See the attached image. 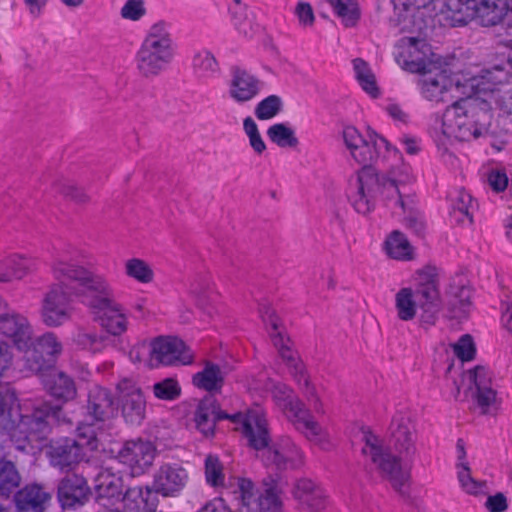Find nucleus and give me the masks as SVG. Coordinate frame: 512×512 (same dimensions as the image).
Returning a JSON list of instances; mask_svg holds the SVG:
<instances>
[{
    "label": "nucleus",
    "mask_w": 512,
    "mask_h": 512,
    "mask_svg": "<svg viewBox=\"0 0 512 512\" xmlns=\"http://www.w3.org/2000/svg\"><path fill=\"white\" fill-rule=\"evenodd\" d=\"M342 138L351 157L362 166L355 180L349 183L348 200L357 213L366 215L375 207L374 190L378 184L371 166L390 158L400 159V153L374 131L364 136L356 127L345 126Z\"/></svg>",
    "instance_id": "nucleus-1"
},
{
    "label": "nucleus",
    "mask_w": 512,
    "mask_h": 512,
    "mask_svg": "<svg viewBox=\"0 0 512 512\" xmlns=\"http://www.w3.org/2000/svg\"><path fill=\"white\" fill-rule=\"evenodd\" d=\"M193 420L196 430L206 439L214 438L218 422L229 420L242 425V435L250 448L259 451L270 442L266 414L264 409L258 405L248 409L245 413L229 414L221 409L217 399L213 396H205L199 401Z\"/></svg>",
    "instance_id": "nucleus-2"
},
{
    "label": "nucleus",
    "mask_w": 512,
    "mask_h": 512,
    "mask_svg": "<svg viewBox=\"0 0 512 512\" xmlns=\"http://www.w3.org/2000/svg\"><path fill=\"white\" fill-rule=\"evenodd\" d=\"M458 98L443 113L442 134L459 141L477 139L487 131L492 118L487 99L476 92Z\"/></svg>",
    "instance_id": "nucleus-3"
},
{
    "label": "nucleus",
    "mask_w": 512,
    "mask_h": 512,
    "mask_svg": "<svg viewBox=\"0 0 512 512\" xmlns=\"http://www.w3.org/2000/svg\"><path fill=\"white\" fill-rule=\"evenodd\" d=\"M270 393L275 405L286 418L309 441L326 448L328 445L325 429L314 419L305 404L294 394V391L281 382L272 383Z\"/></svg>",
    "instance_id": "nucleus-4"
},
{
    "label": "nucleus",
    "mask_w": 512,
    "mask_h": 512,
    "mask_svg": "<svg viewBox=\"0 0 512 512\" xmlns=\"http://www.w3.org/2000/svg\"><path fill=\"white\" fill-rule=\"evenodd\" d=\"M363 455L375 466L379 475L388 481L395 492L408 496L411 471L402 463V455H394L382 446L381 440L370 431L364 432Z\"/></svg>",
    "instance_id": "nucleus-5"
},
{
    "label": "nucleus",
    "mask_w": 512,
    "mask_h": 512,
    "mask_svg": "<svg viewBox=\"0 0 512 512\" xmlns=\"http://www.w3.org/2000/svg\"><path fill=\"white\" fill-rule=\"evenodd\" d=\"M174 57V46L168 26L160 21L152 25L136 54L139 72L154 77L164 71Z\"/></svg>",
    "instance_id": "nucleus-6"
},
{
    "label": "nucleus",
    "mask_w": 512,
    "mask_h": 512,
    "mask_svg": "<svg viewBox=\"0 0 512 512\" xmlns=\"http://www.w3.org/2000/svg\"><path fill=\"white\" fill-rule=\"evenodd\" d=\"M82 303L88 307L94 320L108 335L120 337L128 331V312L114 298L113 288L108 279L91 295H84Z\"/></svg>",
    "instance_id": "nucleus-7"
},
{
    "label": "nucleus",
    "mask_w": 512,
    "mask_h": 512,
    "mask_svg": "<svg viewBox=\"0 0 512 512\" xmlns=\"http://www.w3.org/2000/svg\"><path fill=\"white\" fill-rule=\"evenodd\" d=\"M270 327L271 340L278 350L279 356L289 369V373L297 383L299 389H301L305 394L315 412L318 414H324L325 411L323 403L317 394L315 386L310 381L306 367L300 359L297 351L293 349L290 338L279 330L278 319L276 316L270 317Z\"/></svg>",
    "instance_id": "nucleus-8"
},
{
    "label": "nucleus",
    "mask_w": 512,
    "mask_h": 512,
    "mask_svg": "<svg viewBox=\"0 0 512 512\" xmlns=\"http://www.w3.org/2000/svg\"><path fill=\"white\" fill-rule=\"evenodd\" d=\"M414 284L413 290L420 307L419 320L422 325L434 326L443 307L439 269L434 265H425L416 270Z\"/></svg>",
    "instance_id": "nucleus-9"
},
{
    "label": "nucleus",
    "mask_w": 512,
    "mask_h": 512,
    "mask_svg": "<svg viewBox=\"0 0 512 512\" xmlns=\"http://www.w3.org/2000/svg\"><path fill=\"white\" fill-rule=\"evenodd\" d=\"M418 80V88L423 98L431 102L446 101L448 95L451 98L460 96H471L476 92V88L470 89V83L474 79L472 77L452 78L445 70H441L435 65V72L432 67L425 73H420Z\"/></svg>",
    "instance_id": "nucleus-10"
},
{
    "label": "nucleus",
    "mask_w": 512,
    "mask_h": 512,
    "mask_svg": "<svg viewBox=\"0 0 512 512\" xmlns=\"http://www.w3.org/2000/svg\"><path fill=\"white\" fill-rule=\"evenodd\" d=\"M508 80L509 73L501 66H495L474 76L470 88H476V93H482L490 108L494 102L500 116L512 126V91L505 89ZM507 129L512 132V127Z\"/></svg>",
    "instance_id": "nucleus-11"
},
{
    "label": "nucleus",
    "mask_w": 512,
    "mask_h": 512,
    "mask_svg": "<svg viewBox=\"0 0 512 512\" xmlns=\"http://www.w3.org/2000/svg\"><path fill=\"white\" fill-rule=\"evenodd\" d=\"M50 272L54 284H69L76 282L81 288L82 300L84 295H91L107 280L106 276L97 274L88 268L77 264L67 253H59L50 263Z\"/></svg>",
    "instance_id": "nucleus-12"
},
{
    "label": "nucleus",
    "mask_w": 512,
    "mask_h": 512,
    "mask_svg": "<svg viewBox=\"0 0 512 512\" xmlns=\"http://www.w3.org/2000/svg\"><path fill=\"white\" fill-rule=\"evenodd\" d=\"M265 486L264 491L257 494L250 479L238 478L234 493L239 500V512H283L282 490L278 484L273 481Z\"/></svg>",
    "instance_id": "nucleus-13"
},
{
    "label": "nucleus",
    "mask_w": 512,
    "mask_h": 512,
    "mask_svg": "<svg viewBox=\"0 0 512 512\" xmlns=\"http://www.w3.org/2000/svg\"><path fill=\"white\" fill-rule=\"evenodd\" d=\"M62 350V343L53 332L44 333L24 349L21 372L29 376L53 370Z\"/></svg>",
    "instance_id": "nucleus-14"
},
{
    "label": "nucleus",
    "mask_w": 512,
    "mask_h": 512,
    "mask_svg": "<svg viewBox=\"0 0 512 512\" xmlns=\"http://www.w3.org/2000/svg\"><path fill=\"white\" fill-rule=\"evenodd\" d=\"M82 297L80 290L70 284H51L44 294L41 318L48 327H59L72 317V297Z\"/></svg>",
    "instance_id": "nucleus-15"
},
{
    "label": "nucleus",
    "mask_w": 512,
    "mask_h": 512,
    "mask_svg": "<svg viewBox=\"0 0 512 512\" xmlns=\"http://www.w3.org/2000/svg\"><path fill=\"white\" fill-rule=\"evenodd\" d=\"M437 63L436 54L424 38L403 37L394 49V58L397 64L410 73H425L434 63Z\"/></svg>",
    "instance_id": "nucleus-16"
},
{
    "label": "nucleus",
    "mask_w": 512,
    "mask_h": 512,
    "mask_svg": "<svg viewBox=\"0 0 512 512\" xmlns=\"http://www.w3.org/2000/svg\"><path fill=\"white\" fill-rule=\"evenodd\" d=\"M190 480L187 468L179 461H163L152 474V487L164 498L179 497Z\"/></svg>",
    "instance_id": "nucleus-17"
},
{
    "label": "nucleus",
    "mask_w": 512,
    "mask_h": 512,
    "mask_svg": "<svg viewBox=\"0 0 512 512\" xmlns=\"http://www.w3.org/2000/svg\"><path fill=\"white\" fill-rule=\"evenodd\" d=\"M157 447L150 440L141 438L127 440L118 451L117 458L133 477L146 474L153 466Z\"/></svg>",
    "instance_id": "nucleus-18"
},
{
    "label": "nucleus",
    "mask_w": 512,
    "mask_h": 512,
    "mask_svg": "<svg viewBox=\"0 0 512 512\" xmlns=\"http://www.w3.org/2000/svg\"><path fill=\"white\" fill-rule=\"evenodd\" d=\"M264 449H266L263 455L265 465L279 472L299 470L305 465L304 452L289 437H283L271 447L266 446Z\"/></svg>",
    "instance_id": "nucleus-19"
},
{
    "label": "nucleus",
    "mask_w": 512,
    "mask_h": 512,
    "mask_svg": "<svg viewBox=\"0 0 512 512\" xmlns=\"http://www.w3.org/2000/svg\"><path fill=\"white\" fill-rule=\"evenodd\" d=\"M150 359L157 365H189L194 356L189 347L179 338L159 336L150 342Z\"/></svg>",
    "instance_id": "nucleus-20"
},
{
    "label": "nucleus",
    "mask_w": 512,
    "mask_h": 512,
    "mask_svg": "<svg viewBox=\"0 0 512 512\" xmlns=\"http://www.w3.org/2000/svg\"><path fill=\"white\" fill-rule=\"evenodd\" d=\"M118 400L122 417L132 426H138L145 418L146 401L141 389L130 379L117 384Z\"/></svg>",
    "instance_id": "nucleus-21"
},
{
    "label": "nucleus",
    "mask_w": 512,
    "mask_h": 512,
    "mask_svg": "<svg viewBox=\"0 0 512 512\" xmlns=\"http://www.w3.org/2000/svg\"><path fill=\"white\" fill-rule=\"evenodd\" d=\"M32 340V327L27 317L15 310L0 314V343H12L24 350Z\"/></svg>",
    "instance_id": "nucleus-22"
},
{
    "label": "nucleus",
    "mask_w": 512,
    "mask_h": 512,
    "mask_svg": "<svg viewBox=\"0 0 512 512\" xmlns=\"http://www.w3.org/2000/svg\"><path fill=\"white\" fill-rule=\"evenodd\" d=\"M291 493L298 507L305 511L321 512L330 504L325 488L310 478L297 479L292 486Z\"/></svg>",
    "instance_id": "nucleus-23"
},
{
    "label": "nucleus",
    "mask_w": 512,
    "mask_h": 512,
    "mask_svg": "<svg viewBox=\"0 0 512 512\" xmlns=\"http://www.w3.org/2000/svg\"><path fill=\"white\" fill-rule=\"evenodd\" d=\"M230 75L228 92L234 102L247 103L260 94L263 83L257 75L240 66L231 67Z\"/></svg>",
    "instance_id": "nucleus-24"
},
{
    "label": "nucleus",
    "mask_w": 512,
    "mask_h": 512,
    "mask_svg": "<svg viewBox=\"0 0 512 512\" xmlns=\"http://www.w3.org/2000/svg\"><path fill=\"white\" fill-rule=\"evenodd\" d=\"M97 504L120 503L123 494L122 473L112 465H103L95 477Z\"/></svg>",
    "instance_id": "nucleus-25"
},
{
    "label": "nucleus",
    "mask_w": 512,
    "mask_h": 512,
    "mask_svg": "<svg viewBox=\"0 0 512 512\" xmlns=\"http://www.w3.org/2000/svg\"><path fill=\"white\" fill-rule=\"evenodd\" d=\"M475 19L483 27H493L505 21L512 28V4L509 0H476Z\"/></svg>",
    "instance_id": "nucleus-26"
},
{
    "label": "nucleus",
    "mask_w": 512,
    "mask_h": 512,
    "mask_svg": "<svg viewBox=\"0 0 512 512\" xmlns=\"http://www.w3.org/2000/svg\"><path fill=\"white\" fill-rule=\"evenodd\" d=\"M40 261L37 257L13 253L0 260V283L22 280L38 271Z\"/></svg>",
    "instance_id": "nucleus-27"
},
{
    "label": "nucleus",
    "mask_w": 512,
    "mask_h": 512,
    "mask_svg": "<svg viewBox=\"0 0 512 512\" xmlns=\"http://www.w3.org/2000/svg\"><path fill=\"white\" fill-rule=\"evenodd\" d=\"M476 0H444L438 21L445 27L466 26L475 19Z\"/></svg>",
    "instance_id": "nucleus-28"
},
{
    "label": "nucleus",
    "mask_w": 512,
    "mask_h": 512,
    "mask_svg": "<svg viewBox=\"0 0 512 512\" xmlns=\"http://www.w3.org/2000/svg\"><path fill=\"white\" fill-rule=\"evenodd\" d=\"M89 495L90 487L87 480L78 474L66 475L58 485V498L63 508L82 506Z\"/></svg>",
    "instance_id": "nucleus-29"
},
{
    "label": "nucleus",
    "mask_w": 512,
    "mask_h": 512,
    "mask_svg": "<svg viewBox=\"0 0 512 512\" xmlns=\"http://www.w3.org/2000/svg\"><path fill=\"white\" fill-rule=\"evenodd\" d=\"M468 378L476 390L474 394L476 404L482 414H487L497 397V392L492 387L490 370L485 366H475L468 371Z\"/></svg>",
    "instance_id": "nucleus-30"
},
{
    "label": "nucleus",
    "mask_w": 512,
    "mask_h": 512,
    "mask_svg": "<svg viewBox=\"0 0 512 512\" xmlns=\"http://www.w3.org/2000/svg\"><path fill=\"white\" fill-rule=\"evenodd\" d=\"M39 376L45 390L54 399L66 403L74 400L77 396V388L72 377L64 372L53 370L36 374Z\"/></svg>",
    "instance_id": "nucleus-31"
},
{
    "label": "nucleus",
    "mask_w": 512,
    "mask_h": 512,
    "mask_svg": "<svg viewBox=\"0 0 512 512\" xmlns=\"http://www.w3.org/2000/svg\"><path fill=\"white\" fill-rule=\"evenodd\" d=\"M114 399L111 391L99 385L89 389L86 416L92 422H104L114 415Z\"/></svg>",
    "instance_id": "nucleus-32"
},
{
    "label": "nucleus",
    "mask_w": 512,
    "mask_h": 512,
    "mask_svg": "<svg viewBox=\"0 0 512 512\" xmlns=\"http://www.w3.org/2000/svg\"><path fill=\"white\" fill-rule=\"evenodd\" d=\"M413 425L408 412L397 411L390 424L391 441L399 454L408 455L414 450Z\"/></svg>",
    "instance_id": "nucleus-33"
},
{
    "label": "nucleus",
    "mask_w": 512,
    "mask_h": 512,
    "mask_svg": "<svg viewBox=\"0 0 512 512\" xmlns=\"http://www.w3.org/2000/svg\"><path fill=\"white\" fill-rule=\"evenodd\" d=\"M158 496L159 493L150 484L128 488L121 500L129 512H156L159 505Z\"/></svg>",
    "instance_id": "nucleus-34"
},
{
    "label": "nucleus",
    "mask_w": 512,
    "mask_h": 512,
    "mask_svg": "<svg viewBox=\"0 0 512 512\" xmlns=\"http://www.w3.org/2000/svg\"><path fill=\"white\" fill-rule=\"evenodd\" d=\"M51 495L39 484H27L15 494L18 512H44Z\"/></svg>",
    "instance_id": "nucleus-35"
},
{
    "label": "nucleus",
    "mask_w": 512,
    "mask_h": 512,
    "mask_svg": "<svg viewBox=\"0 0 512 512\" xmlns=\"http://www.w3.org/2000/svg\"><path fill=\"white\" fill-rule=\"evenodd\" d=\"M83 456L77 441L72 438H60L54 441L49 450V459L54 467L69 468L78 463Z\"/></svg>",
    "instance_id": "nucleus-36"
},
{
    "label": "nucleus",
    "mask_w": 512,
    "mask_h": 512,
    "mask_svg": "<svg viewBox=\"0 0 512 512\" xmlns=\"http://www.w3.org/2000/svg\"><path fill=\"white\" fill-rule=\"evenodd\" d=\"M192 384L197 389L209 393L208 396H213L222 391L225 375L218 364L206 361L203 369L193 375Z\"/></svg>",
    "instance_id": "nucleus-37"
},
{
    "label": "nucleus",
    "mask_w": 512,
    "mask_h": 512,
    "mask_svg": "<svg viewBox=\"0 0 512 512\" xmlns=\"http://www.w3.org/2000/svg\"><path fill=\"white\" fill-rule=\"evenodd\" d=\"M450 201L451 221L462 226L471 225L473 223V215L470 212L473 202L471 194L464 189H459L451 196Z\"/></svg>",
    "instance_id": "nucleus-38"
},
{
    "label": "nucleus",
    "mask_w": 512,
    "mask_h": 512,
    "mask_svg": "<svg viewBox=\"0 0 512 512\" xmlns=\"http://www.w3.org/2000/svg\"><path fill=\"white\" fill-rule=\"evenodd\" d=\"M383 249L391 259L399 261H410L413 259L414 249L409 240L399 230H394L387 235Z\"/></svg>",
    "instance_id": "nucleus-39"
},
{
    "label": "nucleus",
    "mask_w": 512,
    "mask_h": 512,
    "mask_svg": "<svg viewBox=\"0 0 512 512\" xmlns=\"http://www.w3.org/2000/svg\"><path fill=\"white\" fill-rule=\"evenodd\" d=\"M395 309L401 321L413 320L420 312L418 301L412 287H402L395 295Z\"/></svg>",
    "instance_id": "nucleus-40"
},
{
    "label": "nucleus",
    "mask_w": 512,
    "mask_h": 512,
    "mask_svg": "<svg viewBox=\"0 0 512 512\" xmlns=\"http://www.w3.org/2000/svg\"><path fill=\"white\" fill-rule=\"evenodd\" d=\"M355 78L362 88L372 98H377L380 91L376 82V77L369 64L361 58L352 61Z\"/></svg>",
    "instance_id": "nucleus-41"
},
{
    "label": "nucleus",
    "mask_w": 512,
    "mask_h": 512,
    "mask_svg": "<svg viewBox=\"0 0 512 512\" xmlns=\"http://www.w3.org/2000/svg\"><path fill=\"white\" fill-rule=\"evenodd\" d=\"M124 273L129 279L140 284H149L155 278L152 266L138 257L129 258L124 262Z\"/></svg>",
    "instance_id": "nucleus-42"
},
{
    "label": "nucleus",
    "mask_w": 512,
    "mask_h": 512,
    "mask_svg": "<svg viewBox=\"0 0 512 512\" xmlns=\"http://www.w3.org/2000/svg\"><path fill=\"white\" fill-rule=\"evenodd\" d=\"M329 3L345 27L356 26L361 16L358 0H329Z\"/></svg>",
    "instance_id": "nucleus-43"
},
{
    "label": "nucleus",
    "mask_w": 512,
    "mask_h": 512,
    "mask_svg": "<svg viewBox=\"0 0 512 512\" xmlns=\"http://www.w3.org/2000/svg\"><path fill=\"white\" fill-rule=\"evenodd\" d=\"M73 343L81 350L99 353L105 347V337L94 329L80 327L73 336Z\"/></svg>",
    "instance_id": "nucleus-44"
},
{
    "label": "nucleus",
    "mask_w": 512,
    "mask_h": 512,
    "mask_svg": "<svg viewBox=\"0 0 512 512\" xmlns=\"http://www.w3.org/2000/svg\"><path fill=\"white\" fill-rule=\"evenodd\" d=\"M21 476L16 465L9 460H0V496L8 498L20 485Z\"/></svg>",
    "instance_id": "nucleus-45"
},
{
    "label": "nucleus",
    "mask_w": 512,
    "mask_h": 512,
    "mask_svg": "<svg viewBox=\"0 0 512 512\" xmlns=\"http://www.w3.org/2000/svg\"><path fill=\"white\" fill-rule=\"evenodd\" d=\"M194 73L199 78H213L219 73V64L215 56L208 50L197 52L192 61Z\"/></svg>",
    "instance_id": "nucleus-46"
},
{
    "label": "nucleus",
    "mask_w": 512,
    "mask_h": 512,
    "mask_svg": "<svg viewBox=\"0 0 512 512\" xmlns=\"http://www.w3.org/2000/svg\"><path fill=\"white\" fill-rule=\"evenodd\" d=\"M204 476L207 485L215 489L225 486V473L222 462L215 454H208L204 461Z\"/></svg>",
    "instance_id": "nucleus-47"
},
{
    "label": "nucleus",
    "mask_w": 512,
    "mask_h": 512,
    "mask_svg": "<svg viewBox=\"0 0 512 512\" xmlns=\"http://www.w3.org/2000/svg\"><path fill=\"white\" fill-rule=\"evenodd\" d=\"M269 140L281 148H294L299 141L295 131L285 123H275L267 130Z\"/></svg>",
    "instance_id": "nucleus-48"
},
{
    "label": "nucleus",
    "mask_w": 512,
    "mask_h": 512,
    "mask_svg": "<svg viewBox=\"0 0 512 512\" xmlns=\"http://www.w3.org/2000/svg\"><path fill=\"white\" fill-rule=\"evenodd\" d=\"M457 467V478L460 487L465 493L473 496H480L485 493V482L478 481L472 477L471 470L467 462H461Z\"/></svg>",
    "instance_id": "nucleus-49"
},
{
    "label": "nucleus",
    "mask_w": 512,
    "mask_h": 512,
    "mask_svg": "<svg viewBox=\"0 0 512 512\" xmlns=\"http://www.w3.org/2000/svg\"><path fill=\"white\" fill-rule=\"evenodd\" d=\"M450 296V305L455 316H461L469 311L471 306V289L468 286H451Z\"/></svg>",
    "instance_id": "nucleus-50"
},
{
    "label": "nucleus",
    "mask_w": 512,
    "mask_h": 512,
    "mask_svg": "<svg viewBox=\"0 0 512 512\" xmlns=\"http://www.w3.org/2000/svg\"><path fill=\"white\" fill-rule=\"evenodd\" d=\"M282 107L281 97L272 94L258 102L254 113L258 120H270L280 113Z\"/></svg>",
    "instance_id": "nucleus-51"
},
{
    "label": "nucleus",
    "mask_w": 512,
    "mask_h": 512,
    "mask_svg": "<svg viewBox=\"0 0 512 512\" xmlns=\"http://www.w3.org/2000/svg\"><path fill=\"white\" fill-rule=\"evenodd\" d=\"M97 422L91 423H80L77 426L76 430V441L79 445V448L83 451L84 448H88L90 450H94L98 446L97 441V432L95 428V424Z\"/></svg>",
    "instance_id": "nucleus-52"
},
{
    "label": "nucleus",
    "mask_w": 512,
    "mask_h": 512,
    "mask_svg": "<svg viewBox=\"0 0 512 512\" xmlns=\"http://www.w3.org/2000/svg\"><path fill=\"white\" fill-rule=\"evenodd\" d=\"M381 194L386 201V205L391 208L399 207L403 211L405 204L400 193L399 186L394 179H383L381 182Z\"/></svg>",
    "instance_id": "nucleus-53"
},
{
    "label": "nucleus",
    "mask_w": 512,
    "mask_h": 512,
    "mask_svg": "<svg viewBox=\"0 0 512 512\" xmlns=\"http://www.w3.org/2000/svg\"><path fill=\"white\" fill-rule=\"evenodd\" d=\"M153 392L156 398L165 401H173L181 394V387L177 380L166 378L153 385Z\"/></svg>",
    "instance_id": "nucleus-54"
},
{
    "label": "nucleus",
    "mask_w": 512,
    "mask_h": 512,
    "mask_svg": "<svg viewBox=\"0 0 512 512\" xmlns=\"http://www.w3.org/2000/svg\"><path fill=\"white\" fill-rule=\"evenodd\" d=\"M454 355L462 362H468L475 358L476 346L471 335H462L457 342L452 344Z\"/></svg>",
    "instance_id": "nucleus-55"
},
{
    "label": "nucleus",
    "mask_w": 512,
    "mask_h": 512,
    "mask_svg": "<svg viewBox=\"0 0 512 512\" xmlns=\"http://www.w3.org/2000/svg\"><path fill=\"white\" fill-rule=\"evenodd\" d=\"M220 299L221 297L217 292H210L207 300L202 296L198 297L197 305L212 318L223 310Z\"/></svg>",
    "instance_id": "nucleus-56"
},
{
    "label": "nucleus",
    "mask_w": 512,
    "mask_h": 512,
    "mask_svg": "<svg viewBox=\"0 0 512 512\" xmlns=\"http://www.w3.org/2000/svg\"><path fill=\"white\" fill-rule=\"evenodd\" d=\"M145 12L143 0H127L121 8V16L132 21L139 20Z\"/></svg>",
    "instance_id": "nucleus-57"
},
{
    "label": "nucleus",
    "mask_w": 512,
    "mask_h": 512,
    "mask_svg": "<svg viewBox=\"0 0 512 512\" xmlns=\"http://www.w3.org/2000/svg\"><path fill=\"white\" fill-rule=\"evenodd\" d=\"M295 13L300 24L304 26H312L315 21L312 6L307 2H299L296 6Z\"/></svg>",
    "instance_id": "nucleus-58"
},
{
    "label": "nucleus",
    "mask_w": 512,
    "mask_h": 512,
    "mask_svg": "<svg viewBox=\"0 0 512 512\" xmlns=\"http://www.w3.org/2000/svg\"><path fill=\"white\" fill-rule=\"evenodd\" d=\"M485 507L489 512H504L508 508L507 498L503 493L498 492L487 498Z\"/></svg>",
    "instance_id": "nucleus-59"
},
{
    "label": "nucleus",
    "mask_w": 512,
    "mask_h": 512,
    "mask_svg": "<svg viewBox=\"0 0 512 512\" xmlns=\"http://www.w3.org/2000/svg\"><path fill=\"white\" fill-rule=\"evenodd\" d=\"M488 182L495 192H503L508 186V177L505 172L491 171L488 175Z\"/></svg>",
    "instance_id": "nucleus-60"
},
{
    "label": "nucleus",
    "mask_w": 512,
    "mask_h": 512,
    "mask_svg": "<svg viewBox=\"0 0 512 512\" xmlns=\"http://www.w3.org/2000/svg\"><path fill=\"white\" fill-rule=\"evenodd\" d=\"M434 0H392L393 4L397 6H402L403 10H419L420 8L427 7Z\"/></svg>",
    "instance_id": "nucleus-61"
},
{
    "label": "nucleus",
    "mask_w": 512,
    "mask_h": 512,
    "mask_svg": "<svg viewBox=\"0 0 512 512\" xmlns=\"http://www.w3.org/2000/svg\"><path fill=\"white\" fill-rule=\"evenodd\" d=\"M233 23H234L235 28L238 30V32L240 34H242L243 36L252 37L254 35L255 27H254L253 22L250 19L244 18L241 20V19L235 18Z\"/></svg>",
    "instance_id": "nucleus-62"
},
{
    "label": "nucleus",
    "mask_w": 512,
    "mask_h": 512,
    "mask_svg": "<svg viewBox=\"0 0 512 512\" xmlns=\"http://www.w3.org/2000/svg\"><path fill=\"white\" fill-rule=\"evenodd\" d=\"M406 226L417 235H423L426 224L422 216H409L406 218Z\"/></svg>",
    "instance_id": "nucleus-63"
},
{
    "label": "nucleus",
    "mask_w": 512,
    "mask_h": 512,
    "mask_svg": "<svg viewBox=\"0 0 512 512\" xmlns=\"http://www.w3.org/2000/svg\"><path fill=\"white\" fill-rule=\"evenodd\" d=\"M199 512H231L222 498H214L205 504Z\"/></svg>",
    "instance_id": "nucleus-64"
}]
</instances>
